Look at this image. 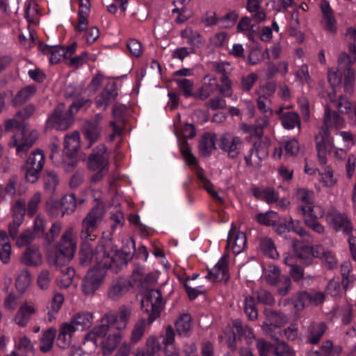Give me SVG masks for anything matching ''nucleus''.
<instances>
[{
	"instance_id": "obj_1",
	"label": "nucleus",
	"mask_w": 356,
	"mask_h": 356,
	"mask_svg": "<svg viewBox=\"0 0 356 356\" xmlns=\"http://www.w3.org/2000/svg\"><path fill=\"white\" fill-rule=\"evenodd\" d=\"M345 126V120L337 111H332L330 105L325 106L323 125L316 136V149L318 162L325 165L327 163L326 155L334 146L333 139L330 137V129H341Z\"/></svg>"
},
{
	"instance_id": "obj_2",
	"label": "nucleus",
	"mask_w": 356,
	"mask_h": 356,
	"mask_svg": "<svg viewBox=\"0 0 356 356\" xmlns=\"http://www.w3.org/2000/svg\"><path fill=\"white\" fill-rule=\"evenodd\" d=\"M109 325L104 323L95 326L85 337L83 346L87 348L92 345L99 348L104 356H110L120 345L124 334L120 332L108 333Z\"/></svg>"
},
{
	"instance_id": "obj_3",
	"label": "nucleus",
	"mask_w": 356,
	"mask_h": 356,
	"mask_svg": "<svg viewBox=\"0 0 356 356\" xmlns=\"http://www.w3.org/2000/svg\"><path fill=\"white\" fill-rule=\"evenodd\" d=\"M99 268L90 269L83 281L81 289L86 296L93 295L104 282L106 269L112 266L114 259L106 253L104 246H99L96 255Z\"/></svg>"
},
{
	"instance_id": "obj_4",
	"label": "nucleus",
	"mask_w": 356,
	"mask_h": 356,
	"mask_svg": "<svg viewBox=\"0 0 356 356\" xmlns=\"http://www.w3.org/2000/svg\"><path fill=\"white\" fill-rule=\"evenodd\" d=\"M90 104V102L88 99L83 102L79 101L74 102L67 110L63 104H60L55 108L47 122L49 126L57 130L65 131L70 128L74 122V109L77 111L84 106H88Z\"/></svg>"
},
{
	"instance_id": "obj_5",
	"label": "nucleus",
	"mask_w": 356,
	"mask_h": 356,
	"mask_svg": "<svg viewBox=\"0 0 356 356\" xmlns=\"http://www.w3.org/2000/svg\"><path fill=\"white\" fill-rule=\"evenodd\" d=\"M78 23L75 30L79 35L83 38L87 43L94 42L99 36V29L96 26H88V17L90 13L89 0H78Z\"/></svg>"
},
{
	"instance_id": "obj_6",
	"label": "nucleus",
	"mask_w": 356,
	"mask_h": 356,
	"mask_svg": "<svg viewBox=\"0 0 356 356\" xmlns=\"http://www.w3.org/2000/svg\"><path fill=\"white\" fill-rule=\"evenodd\" d=\"M108 156L104 144L97 145L88 158V168L95 172L91 177L92 182L102 180L107 171Z\"/></svg>"
},
{
	"instance_id": "obj_7",
	"label": "nucleus",
	"mask_w": 356,
	"mask_h": 356,
	"mask_svg": "<svg viewBox=\"0 0 356 356\" xmlns=\"http://www.w3.org/2000/svg\"><path fill=\"white\" fill-rule=\"evenodd\" d=\"M73 234L74 229L70 227L62 236L54 259L57 266H65L74 257L76 245L73 240Z\"/></svg>"
},
{
	"instance_id": "obj_8",
	"label": "nucleus",
	"mask_w": 356,
	"mask_h": 356,
	"mask_svg": "<svg viewBox=\"0 0 356 356\" xmlns=\"http://www.w3.org/2000/svg\"><path fill=\"white\" fill-rule=\"evenodd\" d=\"M38 137V133L35 130L20 129L15 133L8 145L10 147H15L16 154L23 157L33 146Z\"/></svg>"
},
{
	"instance_id": "obj_9",
	"label": "nucleus",
	"mask_w": 356,
	"mask_h": 356,
	"mask_svg": "<svg viewBox=\"0 0 356 356\" xmlns=\"http://www.w3.org/2000/svg\"><path fill=\"white\" fill-rule=\"evenodd\" d=\"M104 211L101 207H93L83 218L81 223V238L83 241H94L96 238L95 231L102 220Z\"/></svg>"
},
{
	"instance_id": "obj_10",
	"label": "nucleus",
	"mask_w": 356,
	"mask_h": 356,
	"mask_svg": "<svg viewBox=\"0 0 356 356\" xmlns=\"http://www.w3.org/2000/svg\"><path fill=\"white\" fill-rule=\"evenodd\" d=\"M104 211L101 207H93L83 218L81 223V238L83 241H94L96 238L95 231L102 220Z\"/></svg>"
},
{
	"instance_id": "obj_11",
	"label": "nucleus",
	"mask_w": 356,
	"mask_h": 356,
	"mask_svg": "<svg viewBox=\"0 0 356 356\" xmlns=\"http://www.w3.org/2000/svg\"><path fill=\"white\" fill-rule=\"evenodd\" d=\"M83 245L80 252V264L82 266H88L92 263H95V266L93 268H99L97 260L96 259V255L98 252L99 246L102 245L105 248L106 253L109 254L113 259V263L116 262V259L122 254L121 252H118L113 249L111 243L108 241L101 242L96 248L95 252H93L91 245L88 243L90 241H83Z\"/></svg>"
},
{
	"instance_id": "obj_12",
	"label": "nucleus",
	"mask_w": 356,
	"mask_h": 356,
	"mask_svg": "<svg viewBox=\"0 0 356 356\" xmlns=\"http://www.w3.org/2000/svg\"><path fill=\"white\" fill-rule=\"evenodd\" d=\"M142 309L145 311L148 315L149 324L152 323L155 319L159 317L161 312L164 307V302L161 293L158 289L149 290L143 300L141 301Z\"/></svg>"
},
{
	"instance_id": "obj_13",
	"label": "nucleus",
	"mask_w": 356,
	"mask_h": 356,
	"mask_svg": "<svg viewBox=\"0 0 356 356\" xmlns=\"http://www.w3.org/2000/svg\"><path fill=\"white\" fill-rule=\"evenodd\" d=\"M44 152L40 149L30 154L25 164V175L29 182L35 183L38 181L44 165Z\"/></svg>"
},
{
	"instance_id": "obj_14",
	"label": "nucleus",
	"mask_w": 356,
	"mask_h": 356,
	"mask_svg": "<svg viewBox=\"0 0 356 356\" xmlns=\"http://www.w3.org/2000/svg\"><path fill=\"white\" fill-rule=\"evenodd\" d=\"M243 138L231 132H225L218 138L219 148L230 159L238 157L243 149Z\"/></svg>"
},
{
	"instance_id": "obj_15",
	"label": "nucleus",
	"mask_w": 356,
	"mask_h": 356,
	"mask_svg": "<svg viewBox=\"0 0 356 356\" xmlns=\"http://www.w3.org/2000/svg\"><path fill=\"white\" fill-rule=\"evenodd\" d=\"M268 140L259 139L254 142L253 146L245 156L246 165L255 169L260 168L262 159L268 155Z\"/></svg>"
},
{
	"instance_id": "obj_16",
	"label": "nucleus",
	"mask_w": 356,
	"mask_h": 356,
	"mask_svg": "<svg viewBox=\"0 0 356 356\" xmlns=\"http://www.w3.org/2000/svg\"><path fill=\"white\" fill-rule=\"evenodd\" d=\"M184 139L179 140V147L183 158L188 165L195 166L197 163L196 158L191 153L188 143L186 138H192L195 136V128L192 124H185L180 129L179 134Z\"/></svg>"
},
{
	"instance_id": "obj_17",
	"label": "nucleus",
	"mask_w": 356,
	"mask_h": 356,
	"mask_svg": "<svg viewBox=\"0 0 356 356\" xmlns=\"http://www.w3.org/2000/svg\"><path fill=\"white\" fill-rule=\"evenodd\" d=\"M264 277L266 282L270 285H275L278 283H283L284 286H278V293L282 296H286L291 288V280L288 277H280V271L277 266L270 264L264 272Z\"/></svg>"
},
{
	"instance_id": "obj_18",
	"label": "nucleus",
	"mask_w": 356,
	"mask_h": 356,
	"mask_svg": "<svg viewBox=\"0 0 356 356\" xmlns=\"http://www.w3.org/2000/svg\"><path fill=\"white\" fill-rule=\"evenodd\" d=\"M131 314V308L122 306L115 314H106L102 318V324L113 325L118 332H120L127 327Z\"/></svg>"
},
{
	"instance_id": "obj_19",
	"label": "nucleus",
	"mask_w": 356,
	"mask_h": 356,
	"mask_svg": "<svg viewBox=\"0 0 356 356\" xmlns=\"http://www.w3.org/2000/svg\"><path fill=\"white\" fill-rule=\"evenodd\" d=\"M76 46V42L72 43L68 47L40 44V49L44 54L49 55V60L51 64H56L63 58L71 57L75 52Z\"/></svg>"
},
{
	"instance_id": "obj_20",
	"label": "nucleus",
	"mask_w": 356,
	"mask_h": 356,
	"mask_svg": "<svg viewBox=\"0 0 356 356\" xmlns=\"http://www.w3.org/2000/svg\"><path fill=\"white\" fill-rule=\"evenodd\" d=\"M103 118V115L97 113L84 122L82 131L85 138L90 143L88 147L99 139L102 131L100 124Z\"/></svg>"
},
{
	"instance_id": "obj_21",
	"label": "nucleus",
	"mask_w": 356,
	"mask_h": 356,
	"mask_svg": "<svg viewBox=\"0 0 356 356\" xmlns=\"http://www.w3.org/2000/svg\"><path fill=\"white\" fill-rule=\"evenodd\" d=\"M25 205L24 200H18L13 207V221L8 225L9 236L13 239L17 238L19 228L24 220Z\"/></svg>"
},
{
	"instance_id": "obj_22",
	"label": "nucleus",
	"mask_w": 356,
	"mask_h": 356,
	"mask_svg": "<svg viewBox=\"0 0 356 356\" xmlns=\"http://www.w3.org/2000/svg\"><path fill=\"white\" fill-rule=\"evenodd\" d=\"M246 245V236L242 232H238L232 225L227 236V249L231 250L234 254L242 252Z\"/></svg>"
},
{
	"instance_id": "obj_23",
	"label": "nucleus",
	"mask_w": 356,
	"mask_h": 356,
	"mask_svg": "<svg viewBox=\"0 0 356 356\" xmlns=\"http://www.w3.org/2000/svg\"><path fill=\"white\" fill-rule=\"evenodd\" d=\"M327 222L337 232H342L345 234H350L353 226L348 218L337 211H332L327 215Z\"/></svg>"
},
{
	"instance_id": "obj_24",
	"label": "nucleus",
	"mask_w": 356,
	"mask_h": 356,
	"mask_svg": "<svg viewBox=\"0 0 356 356\" xmlns=\"http://www.w3.org/2000/svg\"><path fill=\"white\" fill-rule=\"evenodd\" d=\"M206 277L212 282H227L229 278L228 270V257L223 255L218 262L211 269Z\"/></svg>"
},
{
	"instance_id": "obj_25",
	"label": "nucleus",
	"mask_w": 356,
	"mask_h": 356,
	"mask_svg": "<svg viewBox=\"0 0 356 356\" xmlns=\"http://www.w3.org/2000/svg\"><path fill=\"white\" fill-rule=\"evenodd\" d=\"M36 313V307L33 305L25 302L19 307L14 317V322L19 327H24Z\"/></svg>"
},
{
	"instance_id": "obj_26",
	"label": "nucleus",
	"mask_w": 356,
	"mask_h": 356,
	"mask_svg": "<svg viewBox=\"0 0 356 356\" xmlns=\"http://www.w3.org/2000/svg\"><path fill=\"white\" fill-rule=\"evenodd\" d=\"M180 36L186 40V42L195 50L196 48L203 47L206 40L200 32L191 26H186L180 31Z\"/></svg>"
},
{
	"instance_id": "obj_27",
	"label": "nucleus",
	"mask_w": 356,
	"mask_h": 356,
	"mask_svg": "<svg viewBox=\"0 0 356 356\" xmlns=\"http://www.w3.org/2000/svg\"><path fill=\"white\" fill-rule=\"evenodd\" d=\"M275 113L279 115L282 127L286 129H293L300 127V118L293 111H285V107L280 106Z\"/></svg>"
},
{
	"instance_id": "obj_28",
	"label": "nucleus",
	"mask_w": 356,
	"mask_h": 356,
	"mask_svg": "<svg viewBox=\"0 0 356 356\" xmlns=\"http://www.w3.org/2000/svg\"><path fill=\"white\" fill-rule=\"evenodd\" d=\"M117 95L115 83H108L103 91L95 98V104L98 108L106 109Z\"/></svg>"
},
{
	"instance_id": "obj_29",
	"label": "nucleus",
	"mask_w": 356,
	"mask_h": 356,
	"mask_svg": "<svg viewBox=\"0 0 356 356\" xmlns=\"http://www.w3.org/2000/svg\"><path fill=\"white\" fill-rule=\"evenodd\" d=\"M77 330L72 324L65 323L60 325L56 343L60 348H67L72 343V335Z\"/></svg>"
},
{
	"instance_id": "obj_30",
	"label": "nucleus",
	"mask_w": 356,
	"mask_h": 356,
	"mask_svg": "<svg viewBox=\"0 0 356 356\" xmlns=\"http://www.w3.org/2000/svg\"><path fill=\"white\" fill-rule=\"evenodd\" d=\"M21 262L29 266H38L42 263V256L38 246L31 245L26 248L20 259Z\"/></svg>"
},
{
	"instance_id": "obj_31",
	"label": "nucleus",
	"mask_w": 356,
	"mask_h": 356,
	"mask_svg": "<svg viewBox=\"0 0 356 356\" xmlns=\"http://www.w3.org/2000/svg\"><path fill=\"white\" fill-rule=\"evenodd\" d=\"M220 87L215 76L206 75L202 81V86L198 91V97L204 100L213 95Z\"/></svg>"
},
{
	"instance_id": "obj_32",
	"label": "nucleus",
	"mask_w": 356,
	"mask_h": 356,
	"mask_svg": "<svg viewBox=\"0 0 356 356\" xmlns=\"http://www.w3.org/2000/svg\"><path fill=\"white\" fill-rule=\"evenodd\" d=\"M176 332L179 337H188L192 330V318L188 313L180 314L175 322Z\"/></svg>"
},
{
	"instance_id": "obj_33",
	"label": "nucleus",
	"mask_w": 356,
	"mask_h": 356,
	"mask_svg": "<svg viewBox=\"0 0 356 356\" xmlns=\"http://www.w3.org/2000/svg\"><path fill=\"white\" fill-rule=\"evenodd\" d=\"M305 220L319 219L324 216L325 209L319 204L301 205L298 207Z\"/></svg>"
},
{
	"instance_id": "obj_34",
	"label": "nucleus",
	"mask_w": 356,
	"mask_h": 356,
	"mask_svg": "<svg viewBox=\"0 0 356 356\" xmlns=\"http://www.w3.org/2000/svg\"><path fill=\"white\" fill-rule=\"evenodd\" d=\"M327 326L324 323H313L309 327L307 333V341L311 344H316L325 334Z\"/></svg>"
},
{
	"instance_id": "obj_35",
	"label": "nucleus",
	"mask_w": 356,
	"mask_h": 356,
	"mask_svg": "<svg viewBox=\"0 0 356 356\" xmlns=\"http://www.w3.org/2000/svg\"><path fill=\"white\" fill-rule=\"evenodd\" d=\"M232 332L234 341H236L238 335L244 337L248 344H251L255 339L252 330L248 326L243 327L239 321H235L233 323Z\"/></svg>"
},
{
	"instance_id": "obj_36",
	"label": "nucleus",
	"mask_w": 356,
	"mask_h": 356,
	"mask_svg": "<svg viewBox=\"0 0 356 356\" xmlns=\"http://www.w3.org/2000/svg\"><path fill=\"white\" fill-rule=\"evenodd\" d=\"M80 135L78 131H73L67 135L64 141V151L67 156H72L79 149Z\"/></svg>"
},
{
	"instance_id": "obj_37",
	"label": "nucleus",
	"mask_w": 356,
	"mask_h": 356,
	"mask_svg": "<svg viewBox=\"0 0 356 356\" xmlns=\"http://www.w3.org/2000/svg\"><path fill=\"white\" fill-rule=\"evenodd\" d=\"M93 316L90 312H79L76 314L70 322L77 330H85L92 324Z\"/></svg>"
},
{
	"instance_id": "obj_38",
	"label": "nucleus",
	"mask_w": 356,
	"mask_h": 356,
	"mask_svg": "<svg viewBox=\"0 0 356 356\" xmlns=\"http://www.w3.org/2000/svg\"><path fill=\"white\" fill-rule=\"evenodd\" d=\"M253 195L268 204L275 202L279 199V193L273 188H259L252 189Z\"/></svg>"
},
{
	"instance_id": "obj_39",
	"label": "nucleus",
	"mask_w": 356,
	"mask_h": 356,
	"mask_svg": "<svg viewBox=\"0 0 356 356\" xmlns=\"http://www.w3.org/2000/svg\"><path fill=\"white\" fill-rule=\"evenodd\" d=\"M129 289V284L124 279H118L114 282L108 290V296L113 300L122 297Z\"/></svg>"
},
{
	"instance_id": "obj_40",
	"label": "nucleus",
	"mask_w": 356,
	"mask_h": 356,
	"mask_svg": "<svg viewBox=\"0 0 356 356\" xmlns=\"http://www.w3.org/2000/svg\"><path fill=\"white\" fill-rule=\"evenodd\" d=\"M264 315L266 317L265 322L268 323L269 325H273L274 328H280L288 320L284 314L277 312L270 309H266L264 310Z\"/></svg>"
},
{
	"instance_id": "obj_41",
	"label": "nucleus",
	"mask_w": 356,
	"mask_h": 356,
	"mask_svg": "<svg viewBox=\"0 0 356 356\" xmlns=\"http://www.w3.org/2000/svg\"><path fill=\"white\" fill-rule=\"evenodd\" d=\"M328 98L340 113L347 114L351 111V103L343 95H339L337 97L334 91L328 94Z\"/></svg>"
},
{
	"instance_id": "obj_42",
	"label": "nucleus",
	"mask_w": 356,
	"mask_h": 356,
	"mask_svg": "<svg viewBox=\"0 0 356 356\" xmlns=\"http://www.w3.org/2000/svg\"><path fill=\"white\" fill-rule=\"evenodd\" d=\"M11 245L8 236L5 231H0V260L8 264L10 259Z\"/></svg>"
},
{
	"instance_id": "obj_43",
	"label": "nucleus",
	"mask_w": 356,
	"mask_h": 356,
	"mask_svg": "<svg viewBox=\"0 0 356 356\" xmlns=\"http://www.w3.org/2000/svg\"><path fill=\"white\" fill-rule=\"evenodd\" d=\"M215 139L209 134H204L199 142V152L203 156H207L215 149Z\"/></svg>"
},
{
	"instance_id": "obj_44",
	"label": "nucleus",
	"mask_w": 356,
	"mask_h": 356,
	"mask_svg": "<svg viewBox=\"0 0 356 356\" xmlns=\"http://www.w3.org/2000/svg\"><path fill=\"white\" fill-rule=\"evenodd\" d=\"M344 76L343 89L347 94H352L354 91V83L356 78V71L352 67L344 68L343 70Z\"/></svg>"
},
{
	"instance_id": "obj_45",
	"label": "nucleus",
	"mask_w": 356,
	"mask_h": 356,
	"mask_svg": "<svg viewBox=\"0 0 356 356\" xmlns=\"http://www.w3.org/2000/svg\"><path fill=\"white\" fill-rule=\"evenodd\" d=\"M35 92L36 87L34 85L25 86L15 95L13 99L14 104L19 105L25 103L35 95Z\"/></svg>"
},
{
	"instance_id": "obj_46",
	"label": "nucleus",
	"mask_w": 356,
	"mask_h": 356,
	"mask_svg": "<svg viewBox=\"0 0 356 356\" xmlns=\"http://www.w3.org/2000/svg\"><path fill=\"white\" fill-rule=\"evenodd\" d=\"M259 247L261 252L269 258H278L279 254L277 251L276 247L272 239H270V238L265 237L261 238Z\"/></svg>"
},
{
	"instance_id": "obj_47",
	"label": "nucleus",
	"mask_w": 356,
	"mask_h": 356,
	"mask_svg": "<svg viewBox=\"0 0 356 356\" xmlns=\"http://www.w3.org/2000/svg\"><path fill=\"white\" fill-rule=\"evenodd\" d=\"M15 348L19 350L24 356L33 355V346L26 336L19 337L15 341Z\"/></svg>"
},
{
	"instance_id": "obj_48",
	"label": "nucleus",
	"mask_w": 356,
	"mask_h": 356,
	"mask_svg": "<svg viewBox=\"0 0 356 356\" xmlns=\"http://www.w3.org/2000/svg\"><path fill=\"white\" fill-rule=\"evenodd\" d=\"M56 330L54 328H49L44 332L42 338L40 339V349L43 353L49 351L52 346L56 337Z\"/></svg>"
},
{
	"instance_id": "obj_49",
	"label": "nucleus",
	"mask_w": 356,
	"mask_h": 356,
	"mask_svg": "<svg viewBox=\"0 0 356 356\" xmlns=\"http://www.w3.org/2000/svg\"><path fill=\"white\" fill-rule=\"evenodd\" d=\"M197 177L200 181L202 183L204 188L220 204H222L224 200L222 197L219 196L218 193L214 190L213 184L205 177L202 170L197 172Z\"/></svg>"
},
{
	"instance_id": "obj_50",
	"label": "nucleus",
	"mask_w": 356,
	"mask_h": 356,
	"mask_svg": "<svg viewBox=\"0 0 356 356\" xmlns=\"http://www.w3.org/2000/svg\"><path fill=\"white\" fill-rule=\"evenodd\" d=\"M31 276L27 270L21 271L17 275L15 281V286L19 292H25L31 286Z\"/></svg>"
},
{
	"instance_id": "obj_51",
	"label": "nucleus",
	"mask_w": 356,
	"mask_h": 356,
	"mask_svg": "<svg viewBox=\"0 0 356 356\" xmlns=\"http://www.w3.org/2000/svg\"><path fill=\"white\" fill-rule=\"evenodd\" d=\"M295 197L299 202L309 205L314 204L315 200V194L312 190L306 188H299L296 189Z\"/></svg>"
},
{
	"instance_id": "obj_52",
	"label": "nucleus",
	"mask_w": 356,
	"mask_h": 356,
	"mask_svg": "<svg viewBox=\"0 0 356 356\" xmlns=\"http://www.w3.org/2000/svg\"><path fill=\"white\" fill-rule=\"evenodd\" d=\"M179 90L186 97H189L193 95L194 82L187 78L175 79Z\"/></svg>"
},
{
	"instance_id": "obj_53",
	"label": "nucleus",
	"mask_w": 356,
	"mask_h": 356,
	"mask_svg": "<svg viewBox=\"0 0 356 356\" xmlns=\"http://www.w3.org/2000/svg\"><path fill=\"white\" fill-rule=\"evenodd\" d=\"M186 0H175L174 1L175 8L172 10V14H177L175 21L178 24L186 22L188 17L186 15Z\"/></svg>"
},
{
	"instance_id": "obj_54",
	"label": "nucleus",
	"mask_w": 356,
	"mask_h": 356,
	"mask_svg": "<svg viewBox=\"0 0 356 356\" xmlns=\"http://www.w3.org/2000/svg\"><path fill=\"white\" fill-rule=\"evenodd\" d=\"M60 206L63 216L72 213L76 207L74 194L65 195L60 200Z\"/></svg>"
},
{
	"instance_id": "obj_55",
	"label": "nucleus",
	"mask_w": 356,
	"mask_h": 356,
	"mask_svg": "<svg viewBox=\"0 0 356 356\" xmlns=\"http://www.w3.org/2000/svg\"><path fill=\"white\" fill-rule=\"evenodd\" d=\"M60 276L57 279V284L60 288H67L72 282L75 271L72 268L66 267L60 270Z\"/></svg>"
},
{
	"instance_id": "obj_56",
	"label": "nucleus",
	"mask_w": 356,
	"mask_h": 356,
	"mask_svg": "<svg viewBox=\"0 0 356 356\" xmlns=\"http://www.w3.org/2000/svg\"><path fill=\"white\" fill-rule=\"evenodd\" d=\"M24 16L29 23L33 24L38 23L39 13L38 5L35 1H30L26 3Z\"/></svg>"
},
{
	"instance_id": "obj_57",
	"label": "nucleus",
	"mask_w": 356,
	"mask_h": 356,
	"mask_svg": "<svg viewBox=\"0 0 356 356\" xmlns=\"http://www.w3.org/2000/svg\"><path fill=\"white\" fill-rule=\"evenodd\" d=\"M146 321L145 318L140 319L134 325L130 337V343L133 344L137 343L143 337Z\"/></svg>"
},
{
	"instance_id": "obj_58",
	"label": "nucleus",
	"mask_w": 356,
	"mask_h": 356,
	"mask_svg": "<svg viewBox=\"0 0 356 356\" xmlns=\"http://www.w3.org/2000/svg\"><path fill=\"white\" fill-rule=\"evenodd\" d=\"M319 181L325 187H332L337 182V179L334 177L333 171L330 167L325 168L324 171L319 172Z\"/></svg>"
},
{
	"instance_id": "obj_59",
	"label": "nucleus",
	"mask_w": 356,
	"mask_h": 356,
	"mask_svg": "<svg viewBox=\"0 0 356 356\" xmlns=\"http://www.w3.org/2000/svg\"><path fill=\"white\" fill-rule=\"evenodd\" d=\"M244 312L250 320H256L258 317V311L253 297L248 296L244 300Z\"/></svg>"
},
{
	"instance_id": "obj_60",
	"label": "nucleus",
	"mask_w": 356,
	"mask_h": 356,
	"mask_svg": "<svg viewBox=\"0 0 356 356\" xmlns=\"http://www.w3.org/2000/svg\"><path fill=\"white\" fill-rule=\"evenodd\" d=\"M31 229L38 238H43L44 239L46 234V220L44 217L42 215H38L34 220L33 227Z\"/></svg>"
},
{
	"instance_id": "obj_61",
	"label": "nucleus",
	"mask_w": 356,
	"mask_h": 356,
	"mask_svg": "<svg viewBox=\"0 0 356 356\" xmlns=\"http://www.w3.org/2000/svg\"><path fill=\"white\" fill-rule=\"evenodd\" d=\"M38 238L31 228H28L22 232L19 236L15 239L16 245L22 248L31 243L34 240Z\"/></svg>"
},
{
	"instance_id": "obj_62",
	"label": "nucleus",
	"mask_w": 356,
	"mask_h": 356,
	"mask_svg": "<svg viewBox=\"0 0 356 356\" xmlns=\"http://www.w3.org/2000/svg\"><path fill=\"white\" fill-rule=\"evenodd\" d=\"M64 302V296L60 293H55L51 301V308L48 312L49 321H52L54 318V315L60 309L62 305Z\"/></svg>"
},
{
	"instance_id": "obj_63",
	"label": "nucleus",
	"mask_w": 356,
	"mask_h": 356,
	"mask_svg": "<svg viewBox=\"0 0 356 356\" xmlns=\"http://www.w3.org/2000/svg\"><path fill=\"white\" fill-rule=\"evenodd\" d=\"M273 355L275 356H296L295 351L282 341H277L274 346Z\"/></svg>"
},
{
	"instance_id": "obj_64",
	"label": "nucleus",
	"mask_w": 356,
	"mask_h": 356,
	"mask_svg": "<svg viewBox=\"0 0 356 356\" xmlns=\"http://www.w3.org/2000/svg\"><path fill=\"white\" fill-rule=\"evenodd\" d=\"M237 31L243 33L249 40H252L253 26L251 24V19L248 17H242L237 25Z\"/></svg>"
}]
</instances>
